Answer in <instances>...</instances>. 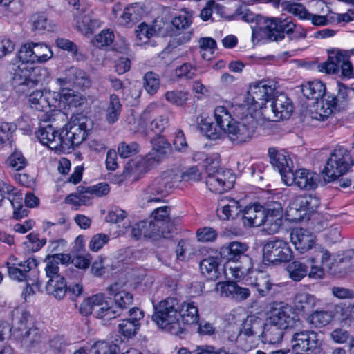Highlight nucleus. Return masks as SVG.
Returning a JSON list of instances; mask_svg holds the SVG:
<instances>
[{"label":"nucleus","mask_w":354,"mask_h":354,"mask_svg":"<svg viewBox=\"0 0 354 354\" xmlns=\"http://www.w3.org/2000/svg\"><path fill=\"white\" fill-rule=\"evenodd\" d=\"M201 179V173L196 167H190L182 175L172 170L162 172L160 176L151 180L140 194V199L143 205L150 203L161 202L168 196L182 180L197 182Z\"/></svg>","instance_id":"1"},{"label":"nucleus","mask_w":354,"mask_h":354,"mask_svg":"<svg viewBox=\"0 0 354 354\" xmlns=\"http://www.w3.org/2000/svg\"><path fill=\"white\" fill-rule=\"evenodd\" d=\"M45 261L46 262V275L49 278L46 285V290L48 294L61 299L66 292V281L64 277L59 273V263L62 264L68 263L71 261V256L63 253L48 254Z\"/></svg>","instance_id":"2"},{"label":"nucleus","mask_w":354,"mask_h":354,"mask_svg":"<svg viewBox=\"0 0 354 354\" xmlns=\"http://www.w3.org/2000/svg\"><path fill=\"white\" fill-rule=\"evenodd\" d=\"M276 83L272 80H261L250 84L243 103L239 107L243 110L242 114L247 115L251 111L260 109L263 111L266 103L272 100L276 94Z\"/></svg>","instance_id":"3"},{"label":"nucleus","mask_w":354,"mask_h":354,"mask_svg":"<svg viewBox=\"0 0 354 354\" xmlns=\"http://www.w3.org/2000/svg\"><path fill=\"white\" fill-rule=\"evenodd\" d=\"M154 308L152 319L159 327L175 335H180L183 333V328L179 322V304L176 299L167 297Z\"/></svg>","instance_id":"4"},{"label":"nucleus","mask_w":354,"mask_h":354,"mask_svg":"<svg viewBox=\"0 0 354 354\" xmlns=\"http://www.w3.org/2000/svg\"><path fill=\"white\" fill-rule=\"evenodd\" d=\"M109 298L113 300V304H109L111 319L120 315L133 301V295L127 290L125 284L114 283L106 288Z\"/></svg>","instance_id":"5"},{"label":"nucleus","mask_w":354,"mask_h":354,"mask_svg":"<svg viewBox=\"0 0 354 354\" xmlns=\"http://www.w3.org/2000/svg\"><path fill=\"white\" fill-rule=\"evenodd\" d=\"M292 112V102L284 93L274 95L269 106H265L261 111L265 119L272 122L288 119Z\"/></svg>","instance_id":"6"},{"label":"nucleus","mask_w":354,"mask_h":354,"mask_svg":"<svg viewBox=\"0 0 354 354\" xmlns=\"http://www.w3.org/2000/svg\"><path fill=\"white\" fill-rule=\"evenodd\" d=\"M256 127L257 122L250 117L239 122L234 120L224 133L233 144L241 145L252 139Z\"/></svg>","instance_id":"7"},{"label":"nucleus","mask_w":354,"mask_h":354,"mask_svg":"<svg viewBox=\"0 0 354 354\" xmlns=\"http://www.w3.org/2000/svg\"><path fill=\"white\" fill-rule=\"evenodd\" d=\"M351 160L346 150H335L328 158L323 173L324 180L331 181L346 172L351 165Z\"/></svg>","instance_id":"8"},{"label":"nucleus","mask_w":354,"mask_h":354,"mask_svg":"<svg viewBox=\"0 0 354 354\" xmlns=\"http://www.w3.org/2000/svg\"><path fill=\"white\" fill-rule=\"evenodd\" d=\"M207 174L205 184L212 192L222 194L231 189L234 186L235 176L230 170L216 169L212 171V168H207Z\"/></svg>","instance_id":"9"},{"label":"nucleus","mask_w":354,"mask_h":354,"mask_svg":"<svg viewBox=\"0 0 354 354\" xmlns=\"http://www.w3.org/2000/svg\"><path fill=\"white\" fill-rule=\"evenodd\" d=\"M292 309L290 306L284 302H274L268 319L283 330L298 326L301 324L300 319L294 315Z\"/></svg>","instance_id":"10"},{"label":"nucleus","mask_w":354,"mask_h":354,"mask_svg":"<svg viewBox=\"0 0 354 354\" xmlns=\"http://www.w3.org/2000/svg\"><path fill=\"white\" fill-rule=\"evenodd\" d=\"M80 313L84 316L93 314L95 317L105 321L111 320L109 303L104 294L98 293L84 299L80 307Z\"/></svg>","instance_id":"11"},{"label":"nucleus","mask_w":354,"mask_h":354,"mask_svg":"<svg viewBox=\"0 0 354 354\" xmlns=\"http://www.w3.org/2000/svg\"><path fill=\"white\" fill-rule=\"evenodd\" d=\"M263 260L271 263L288 262L293 257L288 243L281 239L269 240L263 248Z\"/></svg>","instance_id":"12"},{"label":"nucleus","mask_w":354,"mask_h":354,"mask_svg":"<svg viewBox=\"0 0 354 354\" xmlns=\"http://www.w3.org/2000/svg\"><path fill=\"white\" fill-rule=\"evenodd\" d=\"M296 26L288 18L272 17L264 19L263 26L261 29L263 30L268 38L272 41H278L284 38V33H292Z\"/></svg>","instance_id":"13"},{"label":"nucleus","mask_w":354,"mask_h":354,"mask_svg":"<svg viewBox=\"0 0 354 354\" xmlns=\"http://www.w3.org/2000/svg\"><path fill=\"white\" fill-rule=\"evenodd\" d=\"M87 125L84 118H72L64 133V151L79 145L86 138Z\"/></svg>","instance_id":"14"},{"label":"nucleus","mask_w":354,"mask_h":354,"mask_svg":"<svg viewBox=\"0 0 354 354\" xmlns=\"http://www.w3.org/2000/svg\"><path fill=\"white\" fill-rule=\"evenodd\" d=\"M319 180V175L312 171L300 169L285 176L283 180L288 186L295 185L302 190H313L317 187Z\"/></svg>","instance_id":"15"},{"label":"nucleus","mask_w":354,"mask_h":354,"mask_svg":"<svg viewBox=\"0 0 354 354\" xmlns=\"http://www.w3.org/2000/svg\"><path fill=\"white\" fill-rule=\"evenodd\" d=\"M37 267V261L35 258H28L17 266L8 263V272L10 277L14 280L34 283L38 273Z\"/></svg>","instance_id":"16"},{"label":"nucleus","mask_w":354,"mask_h":354,"mask_svg":"<svg viewBox=\"0 0 354 354\" xmlns=\"http://www.w3.org/2000/svg\"><path fill=\"white\" fill-rule=\"evenodd\" d=\"M59 93L50 91L36 90L28 96V102L32 109L39 111L54 110L59 104Z\"/></svg>","instance_id":"17"},{"label":"nucleus","mask_w":354,"mask_h":354,"mask_svg":"<svg viewBox=\"0 0 354 354\" xmlns=\"http://www.w3.org/2000/svg\"><path fill=\"white\" fill-rule=\"evenodd\" d=\"M69 3L74 8L73 16L75 21V28L84 35H91L99 26L97 20L91 19L86 11L82 8L80 10V0H71Z\"/></svg>","instance_id":"18"},{"label":"nucleus","mask_w":354,"mask_h":354,"mask_svg":"<svg viewBox=\"0 0 354 354\" xmlns=\"http://www.w3.org/2000/svg\"><path fill=\"white\" fill-rule=\"evenodd\" d=\"M64 130L59 132L52 124H48L39 129L37 138L44 145L48 146L50 149L64 151Z\"/></svg>","instance_id":"19"},{"label":"nucleus","mask_w":354,"mask_h":354,"mask_svg":"<svg viewBox=\"0 0 354 354\" xmlns=\"http://www.w3.org/2000/svg\"><path fill=\"white\" fill-rule=\"evenodd\" d=\"M293 351H308L316 348L319 344L317 334L313 330L294 333L291 339Z\"/></svg>","instance_id":"20"},{"label":"nucleus","mask_w":354,"mask_h":354,"mask_svg":"<svg viewBox=\"0 0 354 354\" xmlns=\"http://www.w3.org/2000/svg\"><path fill=\"white\" fill-rule=\"evenodd\" d=\"M268 156L271 164L278 169L283 180L285 176L293 170V162L289 155L284 150H278L272 147L268 149Z\"/></svg>","instance_id":"21"},{"label":"nucleus","mask_w":354,"mask_h":354,"mask_svg":"<svg viewBox=\"0 0 354 354\" xmlns=\"http://www.w3.org/2000/svg\"><path fill=\"white\" fill-rule=\"evenodd\" d=\"M248 250L246 243L239 241H232L221 247L220 254L221 257L227 260V262H236L241 259L250 261V259L245 255Z\"/></svg>","instance_id":"22"},{"label":"nucleus","mask_w":354,"mask_h":354,"mask_svg":"<svg viewBox=\"0 0 354 354\" xmlns=\"http://www.w3.org/2000/svg\"><path fill=\"white\" fill-rule=\"evenodd\" d=\"M265 209L258 203L247 205L241 210L243 223L247 227H259L263 225Z\"/></svg>","instance_id":"23"},{"label":"nucleus","mask_w":354,"mask_h":354,"mask_svg":"<svg viewBox=\"0 0 354 354\" xmlns=\"http://www.w3.org/2000/svg\"><path fill=\"white\" fill-rule=\"evenodd\" d=\"M252 286L256 289L259 297H265L271 293L277 292V288L280 286L279 283L273 281L271 276L263 272L257 274Z\"/></svg>","instance_id":"24"},{"label":"nucleus","mask_w":354,"mask_h":354,"mask_svg":"<svg viewBox=\"0 0 354 354\" xmlns=\"http://www.w3.org/2000/svg\"><path fill=\"white\" fill-rule=\"evenodd\" d=\"M290 241L300 253L312 248L313 240L311 234L303 228H296L290 234Z\"/></svg>","instance_id":"25"},{"label":"nucleus","mask_w":354,"mask_h":354,"mask_svg":"<svg viewBox=\"0 0 354 354\" xmlns=\"http://www.w3.org/2000/svg\"><path fill=\"white\" fill-rule=\"evenodd\" d=\"M200 270L201 273L211 280H216L221 276L220 269V260L218 257L208 256L200 261Z\"/></svg>","instance_id":"26"},{"label":"nucleus","mask_w":354,"mask_h":354,"mask_svg":"<svg viewBox=\"0 0 354 354\" xmlns=\"http://www.w3.org/2000/svg\"><path fill=\"white\" fill-rule=\"evenodd\" d=\"M263 328L261 334L263 343L275 344L281 342L285 330L282 328L267 319L266 322L263 323Z\"/></svg>","instance_id":"27"},{"label":"nucleus","mask_w":354,"mask_h":354,"mask_svg":"<svg viewBox=\"0 0 354 354\" xmlns=\"http://www.w3.org/2000/svg\"><path fill=\"white\" fill-rule=\"evenodd\" d=\"M218 215L223 220L234 218L241 213L238 201L233 198H223L218 203Z\"/></svg>","instance_id":"28"},{"label":"nucleus","mask_w":354,"mask_h":354,"mask_svg":"<svg viewBox=\"0 0 354 354\" xmlns=\"http://www.w3.org/2000/svg\"><path fill=\"white\" fill-rule=\"evenodd\" d=\"M143 14V9L138 3L129 5L120 17V24L123 26L131 27L138 22Z\"/></svg>","instance_id":"29"},{"label":"nucleus","mask_w":354,"mask_h":354,"mask_svg":"<svg viewBox=\"0 0 354 354\" xmlns=\"http://www.w3.org/2000/svg\"><path fill=\"white\" fill-rule=\"evenodd\" d=\"M336 107L328 98L317 100L310 110V116L317 120L324 121L327 119L333 113L334 108Z\"/></svg>","instance_id":"30"},{"label":"nucleus","mask_w":354,"mask_h":354,"mask_svg":"<svg viewBox=\"0 0 354 354\" xmlns=\"http://www.w3.org/2000/svg\"><path fill=\"white\" fill-rule=\"evenodd\" d=\"M230 342L234 343L236 346L244 351H250L255 347L257 337L239 329L232 331L227 337Z\"/></svg>","instance_id":"31"},{"label":"nucleus","mask_w":354,"mask_h":354,"mask_svg":"<svg viewBox=\"0 0 354 354\" xmlns=\"http://www.w3.org/2000/svg\"><path fill=\"white\" fill-rule=\"evenodd\" d=\"M293 308L299 313H308L317 304V299L313 295L304 292H297L293 299Z\"/></svg>","instance_id":"32"},{"label":"nucleus","mask_w":354,"mask_h":354,"mask_svg":"<svg viewBox=\"0 0 354 354\" xmlns=\"http://www.w3.org/2000/svg\"><path fill=\"white\" fill-rule=\"evenodd\" d=\"M33 69L34 68L28 66V64L18 62L10 66L9 71L12 80L17 84H22L30 77Z\"/></svg>","instance_id":"33"},{"label":"nucleus","mask_w":354,"mask_h":354,"mask_svg":"<svg viewBox=\"0 0 354 354\" xmlns=\"http://www.w3.org/2000/svg\"><path fill=\"white\" fill-rule=\"evenodd\" d=\"M67 78L71 84L82 89L88 88L91 85V80L87 73L74 66L67 68Z\"/></svg>","instance_id":"34"},{"label":"nucleus","mask_w":354,"mask_h":354,"mask_svg":"<svg viewBox=\"0 0 354 354\" xmlns=\"http://www.w3.org/2000/svg\"><path fill=\"white\" fill-rule=\"evenodd\" d=\"M152 145V156L153 158L158 161L169 154L171 151V145L167 140L161 135L158 133L151 140Z\"/></svg>","instance_id":"35"},{"label":"nucleus","mask_w":354,"mask_h":354,"mask_svg":"<svg viewBox=\"0 0 354 354\" xmlns=\"http://www.w3.org/2000/svg\"><path fill=\"white\" fill-rule=\"evenodd\" d=\"M301 91L306 98L318 100L319 98H323L326 92V86L322 82L315 80L303 84Z\"/></svg>","instance_id":"36"},{"label":"nucleus","mask_w":354,"mask_h":354,"mask_svg":"<svg viewBox=\"0 0 354 354\" xmlns=\"http://www.w3.org/2000/svg\"><path fill=\"white\" fill-rule=\"evenodd\" d=\"M178 316L184 324L197 323L199 319L198 308L193 302H183L179 305Z\"/></svg>","instance_id":"37"},{"label":"nucleus","mask_w":354,"mask_h":354,"mask_svg":"<svg viewBox=\"0 0 354 354\" xmlns=\"http://www.w3.org/2000/svg\"><path fill=\"white\" fill-rule=\"evenodd\" d=\"M263 326V321L261 318L250 315L244 319L239 330L257 337L261 333Z\"/></svg>","instance_id":"38"},{"label":"nucleus","mask_w":354,"mask_h":354,"mask_svg":"<svg viewBox=\"0 0 354 354\" xmlns=\"http://www.w3.org/2000/svg\"><path fill=\"white\" fill-rule=\"evenodd\" d=\"M122 110V104L118 95L112 94L109 97V102L105 111L106 120L109 124L115 123L119 118Z\"/></svg>","instance_id":"39"},{"label":"nucleus","mask_w":354,"mask_h":354,"mask_svg":"<svg viewBox=\"0 0 354 354\" xmlns=\"http://www.w3.org/2000/svg\"><path fill=\"white\" fill-rule=\"evenodd\" d=\"M169 207L167 206L161 207L156 209L152 212L151 219L161 229L169 230L171 231L172 224L169 217Z\"/></svg>","instance_id":"40"},{"label":"nucleus","mask_w":354,"mask_h":354,"mask_svg":"<svg viewBox=\"0 0 354 354\" xmlns=\"http://www.w3.org/2000/svg\"><path fill=\"white\" fill-rule=\"evenodd\" d=\"M142 221L144 224V229L142 230L144 238L158 239L161 236L167 238L168 237V235L170 234L169 230H161L151 218H150V220L148 221Z\"/></svg>","instance_id":"41"},{"label":"nucleus","mask_w":354,"mask_h":354,"mask_svg":"<svg viewBox=\"0 0 354 354\" xmlns=\"http://www.w3.org/2000/svg\"><path fill=\"white\" fill-rule=\"evenodd\" d=\"M60 97L70 107H81L87 102V99L84 95L79 93H75L70 89H62Z\"/></svg>","instance_id":"42"},{"label":"nucleus","mask_w":354,"mask_h":354,"mask_svg":"<svg viewBox=\"0 0 354 354\" xmlns=\"http://www.w3.org/2000/svg\"><path fill=\"white\" fill-rule=\"evenodd\" d=\"M214 119L216 125L225 133L226 129L231 125L235 120L232 118L229 111L223 106H216L214 109Z\"/></svg>","instance_id":"43"},{"label":"nucleus","mask_w":354,"mask_h":354,"mask_svg":"<svg viewBox=\"0 0 354 354\" xmlns=\"http://www.w3.org/2000/svg\"><path fill=\"white\" fill-rule=\"evenodd\" d=\"M249 266L245 267L240 265L238 261L236 262H227L223 270H224L225 274H227V272L229 274L233 277L234 279L240 281L244 278L245 275L248 274L252 266L250 265V261H249Z\"/></svg>","instance_id":"44"},{"label":"nucleus","mask_w":354,"mask_h":354,"mask_svg":"<svg viewBox=\"0 0 354 354\" xmlns=\"http://www.w3.org/2000/svg\"><path fill=\"white\" fill-rule=\"evenodd\" d=\"M306 216L315 212L319 207V198L313 195H301L295 197Z\"/></svg>","instance_id":"45"},{"label":"nucleus","mask_w":354,"mask_h":354,"mask_svg":"<svg viewBox=\"0 0 354 354\" xmlns=\"http://www.w3.org/2000/svg\"><path fill=\"white\" fill-rule=\"evenodd\" d=\"M40 342L41 335L36 327L29 328L21 337V345L28 350L37 347Z\"/></svg>","instance_id":"46"},{"label":"nucleus","mask_w":354,"mask_h":354,"mask_svg":"<svg viewBox=\"0 0 354 354\" xmlns=\"http://www.w3.org/2000/svg\"><path fill=\"white\" fill-rule=\"evenodd\" d=\"M297 200L295 197L292 198L285 212L286 218L290 222H300L306 218V213L301 209Z\"/></svg>","instance_id":"47"},{"label":"nucleus","mask_w":354,"mask_h":354,"mask_svg":"<svg viewBox=\"0 0 354 354\" xmlns=\"http://www.w3.org/2000/svg\"><path fill=\"white\" fill-rule=\"evenodd\" d=\"M190 93L186 91L173 90L165 93L166 100L177 106H184L190 99Z\"/></svg>","instance_id":"48"},{"label":"nucleus","mask_w":354,"mask_h":354,"mask_svg":"<svg viewBox=\"0 0 354 354\" xmlns=\"http://www.w3.org/2000/svg\"><path fill=\"white\" fill-rule=\"evenodd\" d=\"M287 271L292 280L299 281L307 275L308 267L300 261H294L288 264Z\"/></svg>","instance_id":"49"},{"label":"nucleus","mask_w":354,"mask_h":354,"mask_svg":"<svg viewBox=\"0 0 354 354\" xmlns=\"http://www.w3.org/2000/svg\"><path fill=\"white\" fill-rule=\"evenodd\" d=\"M35 63H44L49 60L53 53L48 46L44 43L32 42Z\"/></svg>","instance_id":"50"},{"label":"nucleus","mask_w":354,"mask_h":354,"mask_svg":"<svg viewBox=\"0 0 354 354\" xmlns=\"http://www.w3.org/2000/svg\"><path fill=\"white\" fill-rule=\"evenodd\" d=\"M333 313L328 310H316L308 317L309 322L315 327H322L333 319Z\"/></svg>","instance_id":"51"},{"label":"nucleus","mask_w":354,"mask_h":354,"mask_svg":"<svg viewBox=\"0 0 354 354\" xmlns=\"http://www.w3.org/2000/svg\"><path fill=\"white\" fill-rule=\"evenodd\" d=\"M280 4L283 7V10L292 14L299 19H306L309 16V12L306 8L301 3H290L286 0L282 1Z\"/></svg>","instance_id":"52"},{"label":"nucleus","mask_w":354,"mask_h":354,"mask_svg":"<svg viewBox=\"0 0 354 354\" xmlns=\"http://www.w3.org/2000/svg\"><path fill=\"white\" fill-rule=\"evenodd\" d=\"M337 94L335 96H328L335 106L344 107L349 99V93L354 92L353 89L338 84Z\"/></svg>","instance_id":"53"},{"label":"nucleus","mask_w":354,"mask_h":354,"mask_svg":"<svg viewBox=\"0 0 354 354\" xmlns=\"http://www.w3.org/2000/svg\"><path fill=\"white\" fill-rule=\"evenodd\" d=\"M144 87L150 95L155 94L160 88V79L158 74L149 71L143 77Z\"/></svg>","instance_id":"54"},{"label":"nucleus","mask_w":354,"mask_h":354,"mask_svg":"<svg viewBox=\"0 0 354 354\" xmlns=\"http://www.w3.org/2000/svg\"><path fill=\"white\" fill-rule=\"evenodd\" d=\"M140 324L129 319H123L118 325L119 333L125 337L130 338L136 335L139 329Z\"/></svg>","instance_id":"55"},{"label":"nucleus","mask_w":354,"mask_h":354,"mask_svg":"<svg viewBox=\"0 0 354 354\" xmlns=\"http://www.w3.org/2000/svg\"><path fill=\"white\" fill-rule=\"evenodd\" d=\"M135 32L137 38L140 41V44H147L149 39L156 34L155 28L145 23L140 24Z\"/></svg>","instance_id":"56"},{"label":"nucleus","mask_w":354,"mask_h":354,"mask_svg":"<svg viewBox=\"0 0 354 354\" xmlns=\"http://www.w3.org/2000/svg\"><path fill=\"white\" fill-rule=\"evenodd\" d=\"M16 129L17 127L13 122H0V147L10 140Z\"/></svg>","instance_id":"57"},{"label":"nucleus","mask_w":354,"mask_h":354,"mask_svg":"<svg viewBox=\"0 0 354 354\" xmlns=\"http://www.w3.org/2000/svg\"><path fill=\"white\" fill-rule=\"evenodd\" d=\"M263 221L264 230L269 234H274L278 232L280 226L282 225V218L274 216L272 214H265Z\"/></svg>","instance_id":"58"},{"label":"nucleus","mask_w":354,"mask_h":354,"mask_svg":"<svg viewBox=\"0 0 354 354\" xmlns=\"http://www.w3.org/2000/svg\"><path fill=\"white\" fill-rule=\"evenodd\" d=\"M331 339L337 344L348 342L351 348L354 347V339L350 333L342 328H337L330 333Z\"/></svg>","instance_id":"59"},{"label":"nucleus","mask_w":354,"mask_h":354,"mask_svg":"<svg viewBox=\"0 0 354 354\" xmlns=\"http://www.w3.org/2000/svg\"><path fill=\"white\" fill-rule=\"evenodd\" d=\"M7 165L15 171H19L24 169L27 161L20 151H15L6 160Z\"/></svg>","instance_id":"60"},{"label":"nucleus","mask_w":354,"mask_h":354,"mask_svg":"<svg viewBox=\"0 0 354 354\" xmlns=\"http://www.w3.org/2000/svg\"><path fill=\"white\" fill-rule=\"evenodd\" d=\"M114 41V34L109 30H103L93 39V45L102 48L111 45Z\"/></svg>","instance_id":"61"},{"label":"nucleus","mask_w":354,"mask_h":354,"mask_svg":"<svg viewBox=\"0 0 354 354\" xmlns=\"http://www.w3.org/2000/svg\"><path fill=\"white\" fill-rule=\"evenodd\" d=\"M175 73L178 78L192 80L196 76L197 68L190 63H185L177 67Z\"/></svg>","instance_id":"62"},{"label":"nucleus","mask_w":354,"mask_h":354,"mask_svg":"<svg viewBox=\"0 0 354 354\" xmlns=\"http://www.w3.org/2000/svg\"><path fill=\"white\" fill-rule=\"evenodd\" d=\"M193 158L196 160L204 159L206 170L207 168H212V171H215L214 169L218 166L220 161V155L217 153L205 155L202 152H196Z\"/></svg>","instance_id":"63"},{"label":"nucleus","mask_w":354,"mask_h":354,"mask_svg":"<svg viewBox=\"0 0 354 354\" xmlns=\"http://www.w3.org/2000/svg\"><path fill=\"white\" fill-rule=\"evenodd\" d=\"M33 50L32 42L22 45L18 52L19 61L26 64H35V56L34 55Z\"/></svg>","instance_id":"64"}]
</instances>
